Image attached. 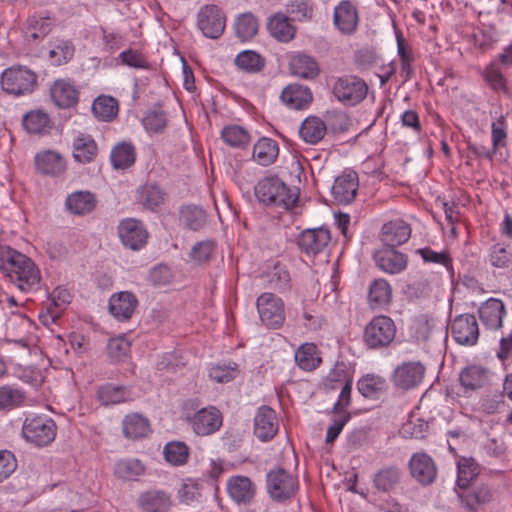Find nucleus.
Segmentation results:
<instances>
[{"mask_svg": "<svg viewBox=\"0 0 512 512\" xmlns=\"http://www.w3.org/2000/svg\"><path fill=\"white\" fill-rule=\"evenodd\" d=\"M255 195L260 202L285 210L295 207L299 198L298 191L288 187L278 177H266L259 181Z\"/></svg>", "mask_w": 512, "mask_h": 512, "instance_id": "f257e3e1", "label": "nucleus"}, {"mask_svg": "<svg viewBox=\"0 0 512 512\" xmlns=\"http://www.w3.org/2000/svg\"><path fill=\"white\" fill-rule=\"evenodd\" d=\"M1 88L14 96L31 94L37 86L36 73L26 66L15 65L1 74Z\"/></svg>", "mask_w": 512, "mask_h": 512, "instance_id": "f03ea898", "label": "nucleus"}, {"mask_svg": "<svg viewBox=\"0 0 512 512\" xmlns=\"http://www.w3.org/2000/svg\"><path fill=\"white\" fill-rule=\"evenodd\" d=\"M396 335L394 321L385 315L373 317L363 332V341L369 349H381L389 346Z\"/></svg>", "mask_w": 512, "mask_h": 512, "instance_id": "7ed1b4c3", "label": "nucleus"}, {"mask_svg": "<svg viewBox=\"0 0 512 512\" xmlns=\"http://www.w3.org/2000/svg\"><path fill=\"white\" fill-rule=\"evenodd\" d=\"M298 489V480L283 468L270 470L266 475V490L276 502L291 499Z\"/></svg>", "mask_w": 512, "mask_h": 512, "instance_id": "20e7f679", "label": "nucleus"}, {"mask_svg": "<svg viewBox=\"0 0 512 512\" xmlns=\"http://www.w3.org/2000/svg\"><path fill=\"white\" fill-rule=\"evenodd\" d=\"M55 422L47 417L33 416L27 417L22 427L24 438L37 445L46 446L50 444L56 436Z\"/></svg>", "mask_w": 512, "mask_h": 512, "instance_id": "39448f33", "label": "nucleus"}, {"mask_svg": "<svg viewBox=\"0 0 512 512\" xmlns=\"http://www.w3.org/2000/svg\"><path fill=\"white\" fill-rule=\"evenodd\" d=\"M368 86L364 80L357 76H344L338 78L333 85L334 96L346 105H356L365 99Z\"/></svg>", "mask_w": 512, "mask_h": 512, "instance_id": "423d86ee", "label": "nucleus"}, {"mask_svg": "<svg viewBox=\"0 0 512 512\" xmlns=\"http://www.w3.org/2000/svg\"><path fill=\"white\" fill-rule=\"evenodd\" d=\"M260 320L268 328L278 329L285 321L284 303L273 293H262L256 301Z\"/></svg>", "mask_w": 512, "mask_h": 512, "instance_id": "0eeeda50", "label": "nucleus"}, {"mask_svg": "<svg viewBox=\"0 0 512 512\" xmlns=\"http://www.w3.org/2000/svg\"><path fill=\"white\" fill-rule=\"evenodd\" d=\"M197 25L204 36L217 39L225 30L226 18L217 5L209 4L200 8L197 15Z\"/></svg>", "mask_w": 512, "mask_h": 512, "instance_id": "6e6552de", "label": "nucleus"}, {"mask_svg": "<svg viewBox=\"0 0 512 512\" xmlns=\"http://www.w3.org/2000/svg\"><path fill=\"white\" fill-rule=\"evenodd\" d=\"M192 430L199 436H208L217 432L223 423L220 410L214 406L202 408L192 416L187 417Z\"/></svg>", "mask_w": 512, "mask_h": 512, "instance_id": "1a4fd4ad", "label": "nucleus"}, {"mask_svg": "<svg viewBox=\"0 0 512 512\" xmlns=\"http://www.w3.org/2000/svg\"><path fill=\"white\" fill-rule=\"evenodd\" d=\"M19 268L9 276L11 282L24 292L36 290L40 284L41 274L35 263L27 256L20 257Z\"/></svg>", "mask_w": 512, "mask_h": 512, "instance_id": "9d476101", "label": "nucleus"}, {"mask_svg": "<svg viewBox=\"0 0 512 512\" xmlns=\"http://www.w3.org/2000/svg\"><path fill=\"white\" fill-rule=\"evenodd\" d=\"M451 335L460 345L473 346L479 337V327L474 315L462 314L451 324Z\"/></svg>", "mask_w": 512, "mask_h": 512, "instance_id": "9b49d317", "label": "nucleus"}, {"mask_svg": "<svg viewBox=\"0 0 512 512\" xmlns=\"http://www.w3.org/2000/svg\"><path fill=\"white\" fill-rule=\"evenodd\" d=\"M227 493L230 499L237 505H250L253 503L256 494V484L247 476H231L226 484Z\"/></svg>", "mask_w": 512, "mask_h": 512, "instance_id": "f8f14e48", "label": "nucleus"}, {"mask_svg": "<svg viewBox=\"0 0 512 512\" xmlns=\"http://www.w3.org/2000/svg\"><path fill=\"white\" fill-rule=\"evenodd\" d=\"M118 234L124 246L132 249H141L148 238L143 224L133 218L122 220L118 226Z\"/></svg>", "mask_w": 512, "mask_h": 512, "instance_id": "ddd939ff", "label": "nucleus"}, {"mask_svg": "<svg viewBox=\"0 0 512 512\" xmlns=\"http://www.w3.org/2000/svg\"><path fill=\"white\" fill-rule=\"evenodd\" d=\"M412 477L422 485L433 483L437 477V467L434 460L424 452L414 453L409 461Z\"/></svg>", "mask_w": 512, "mask_h": 512, "instance_id": "4468645a", "label": "nucleus"}, {"mask_svg": "<svg viewBox=\"0 0 512 512\" xmlns=\"http://www.w3.org/2000/svg\"><path fill=\"white\" fill-rule=\"evenodd\" d=\"M137 306V297L129 291H121L112 294L108 303L110 314L121 322L131 319Z\"/></svg>", "mask_w": 512, "mask_h": 512, "instance_id": "2eb2a0df", "label": "nucleus"}, {"mask_svg": "<svg viewBox=\"0 0 512 512\" xmlns=\"http://www.w3.org/2000/svg\"><path fill=\"white\" fill-rule=\"evenodd\" d=\"M377 267L388 274H398L407 267V255L397 251L394 247L386 246L374 254Z\"/></svg>", "mask_w": 512, "mask_h": 512, "instance_id": "dca6fc26", "label": "nucleus"}, {"mask_svg": "<svg viewBox=\"0 0 512 512\" xmlns=\"http://www.w3.org/2000/svg\"><path fill=\"white\" fill-rule=\"evenodd\" d=\"M359 180L356 172H343L338 176L332 186V195L340 204L351 203L358 191Z\"/></svg>", "mask_w": 512, "mask_h": 512, "instance_id": "f3484780", "label": "nucleus"}, {"mask_svg": "<svg viewBox=\"0 0 512 512\" xmlns=\"http://www.w3.org/2000/svg\"><path fill=\"white\" fill-rule=\"evenodd\" d=\"M330 240V232L327 229H307L299 235L298 246L307 255H317L327 247Z\"/></svg>", "mask_w": 512, "mask_h": 512, "instance_id": "a211bd4d", "label": "nucleus"}, {"mask_svg": "<svg viewBox=\"0 0 512 512\" xmlns=\"http://www.w3.org/2000/svg\"><path fill=\"white\" fill-rule=\"evenodd\" d=\"M278 432V419L276 412L268 407L261 406L254 418V434L261 441L271 440Z\"/></svg>", "mask_w": 512, "mask_h": 512, "instance_id": "6ab92c4d", "label": "nucleus"}, {"mask_svg": "<svg viewBox=\"0 0 512 512\" xmlns=\"http://www.w3.org/2000/svg\"><path fill=\"white\" fill-rule=\"evenodd\" d=\"M358 22V11L350 1H342L335 7L333 23L340 33L353 34L357 29Z\"/></svg>", "mask_w": 512, "mask_h": 512, "instance_id": "aec40b11", "label": "nucleus"}, {"mask_svg": "<svg viewBox=\"0 0 512 512\" xmlns=\"http://www.w3.org/2000/svg\"><path fill=\"white\" fill-rule=\"evenodd\" d=\"M425 367L419 362L403 363L393 374L394 384L404 390L417 386L423 379Z\"/></svg>", "mask_w": 512, "mask_h": 512, "instance_id": "412c9836", "label": "nucleus"}, {"mask_svg": "<svg viewBox=\"0 0 512 512\" xmlns=\"http://www.w3.org/2000/svg\"><path fill=\"white\" fill-rule=\"evenodd\" d=\"M479 318L487 329L497 330L502 327L505 305L500 299L490 298L478 309Z\"/></svg>", "mask_w": 512, "mask_h": 512, "instance_id": "4be33fe9", "label": "nucleus"}, {"mask_svg": "<svg viewBox=\"0 0 512 512\" xmlns=\"http://www.w3.org/2000/svg\"><path fill=\"white\" fill-rule=\"evenodd\" d=\"M50 95L60 108H70L76 105L79 99V92L74 83L66 79L54 81L50 88Z\"/></svg>", "mask_w": 512, "mask_h": 512, "instance_id": "5701e85b", "label": "nucleus"}, {"mask_svg": "<svg viewBox=\"0 0 512 512\" xmlns=\"http://www.w3.org/2000/svg\"><path fill=\"white\" fill-rule=\"evenodd\" d=\"M411 236V228L402 219L385 223L381 230V239L386 246L396 247L406 243Z\"/></svg>", "mask_w": 512, "mask_h": 512, "instance_id": "b1692460", "label": "nucleus"}, {"mask_svg": "<svg viewBox=\"0 0 512 512\" xmlns=\"http://www.w3.org/2000/svg\"><path fill=\"white\" fill-rule=\"evenodd\" d=\"M280 99L288 108L301 110L308 107L312 102L313 95L307 86L290 84L282 90Z\"/></svg>", "mask_w": 512, "mask_h": 512, "instance_id": "393cba45", "label": "nucleus"}, {"mask_svg": "<svg viewBox=\"0 0 512 512\" xmlns=\"http://www.w3.org/2000/svg\"><path fill=\"white\" fill-rule=\"evenodd\" d=\"M35 165L38 172L49 176H59L66 170L64 157L52 150L38 153L35 157Z\"/></svg>", "mask_w": 512, "mask_h": 512, "instance_id": "a878e982", "label": "nucleus"}, {"mask_svg": "<svg viewBox=\"0 0 512 512\" xmlns=\"http://www.w3.org/2000/svg\"><path fill=\"white\" fill-rule=\"evenodd\" d=\"M267 30L273 38L282 43L290 42L296 34V27L285 14L280 12L268 18Z\"/></svg>", "mask_w": 512, "mask_h": 512, "instance_id": "bb28decb", "label": "nucleus"}, {"mask_svg": "<svg viewBox=\"0 0 512 512\" xmlns=\"http://www.w3.org/2000/svg\"><path fill=\"white\" fill-rule=\"evenodd\" d=\"M72 296L67 289L57 287L51 293V303L47 306L46 313H40L39 318L43 324L54 323L61 312L71 302Z\"/></svg>", "mask_w": 512, "mask_h": 512, "instance_id": "cd10ccee", "label": "nucleus"}, {"mask_svg": "<svg viewBox=\"0 0 512 512\" xmlns=\"http://www.w3.org/2000/svg\"><path fill=\"white\" fill-rule=\"evenodd\" d=\"M97 204L95 195L90 191H75L68 195L65 206L74 215L91 213Z\"/></svg>", "mask_w": 512, "mask_h": 512, "instance_id": "c85d7f7f", "label": "nucleus"}, {"mask_svg": "<svg viewBox=\"0 0 512 512\" xmlns=\"http://www.w3.org/2000/svg\"><path fill=\"white\" fill-rule=\"evenodd\" d=\"M97 144L89 134L78 133L73 141V157L77 162L90 163L97 156Z\"/></svg>", "mask_w": 512, "mask_h": 512, "instance_id": "c756f323", "label": "nucleus"}, {"mask_svg": "<svg viewBox=\"0 0 512 512\" xmlns=\"http://www.w3.org/2000/svg\"><path fill=\"white\" fill-rule=\"evenodd\" d=\"M122 430L124 436L132 440L146 437L151 432L148 419L138 413H132L124 417Z\"/></svg>", "mask_w": 512, "mask_h": 512, "instance_id": "7c9ffc66", "label": "nucleus"}, {"mask_svg": "<svg viewBox=\"0 0 512 512\" xmlns=\"http://www.w3.org/2000/svg\"><path fill=\"white\" fill-rule=\"evenodd\" d=\"M402 471L397 466H387L378 470L373 477V487L379 491L388 493L401 481Z\"/></svg>", "mask_w": 512, "mask_h": 512, "instance_id": "2f4dec72", "label": "nucleus"}, {"mask_svg": "<svg viewBox=\"0 0 512 512\" xmlns=\"http://www.w3.org/2000/svg\"><path fill=\"white\" fill-rule=\"evenodd\" d=\"M290 71L293 75L304 79H313L319 74V67L316 60L306 54L293 55L289 62Z\"/></svg>", "mask_w": 512, "mask_h": 512, "instance_id": "473e14b6", "label": "nucleus"}, {"mask_svg": "<svg viewBox=\"0 0 512 512\" xmlns=\"http://www.w3.org/2000/svg\"><path fill=\"white\" fill-rule=\"evenodd\" d=\"M326 132V124L316 116L307 117L299 129V135L302 140L311 145L319 143L326 135Z\"/></svg>", "mask_w": 512, "mask_h": 512, "instance_id": "72a5a7b5", "label": "nucleus"}, {"mask_svg": "<svg viewBox=\"0 0 512 512\" xmlns=\"http://www.w3.org/2000/svg\"><path fill=\"white\" fill-rule=\"evenodd\" d=\"M278 155V143L271 138L263 137L253 147V159L262 166L273 164Z\"/></svg>", "mask_w": 512, "mask_h": 512, "instance_id": "f704fd0d", "label": "nucleus"}, {"mask_svg": "<svg viewBox=\"0 0 512 512\" xmlns=\"http://www.w3.org/2000/svg\"><path fill=\"white\" fill-rule=\"evenodd\" d=\"M391 299L392 288L385 279H375L370 284L368 291V302L371 308H383L391 302Z\"/></svg>", "mask_w": 512, "mask_h": 512, "instance_id": "c9c22d12", "label": "nucleus"}, {"mask_svg": "<svg viewBox=\"0 0 512 512\" xmlns=\"http://www.w3.org/2000/svg\"><path fill=\"white\" fill-rule=\"evenodd\" d=\"M295 362L300 369L312 371L322 362L317 346L314 343H304L295 351Z\"/></svg>", "mask_w": 512, "mask_h": 512, "instance_id": "e433bc0d", "label": "nucleus"}, {"mask_svg": "<svg viewBox=\"0 0 512 512\" xmlns=\"http://www.w3.org/2000/svg\"><path fill=\"white\" fill-rule=\"evenodd\" d=\"M165 461L174 467L187 464L190 456V448L183 441H170L162 450Z\"/></svg>", "mask_w": 512, "mask_h": 512, "instance_id": "4c0bfd02", "label": "nucleus"}, {"mask_svg": "<svg viewBox=\"0 0 512 512\" xmlns=\"http://www.w3.org/2000/svg\"><path fill=\"white\" fill-rule=\"evenodd\" d=\"M144 472V464L135 458L120 459L114 466V475L122 480H137V478L143 475Z\"/></svg>", "mask_w": 512, "mask_h": 512, "instance_id": "58836bf2", "label": "nucleus"}, {"mask_svg": "<svg viewBox=\"0 0 512 512\" xmlns=\"http://www.w3.org/2000/svg\"><path fill=\"white\" fill-rule=\"evenodd\" d=\"M118 110V102L111 96H99L92 104L94 116L101 121H112L117 116Z\"/></svg>", "mask_w": 512, "mask_h": 512, "instance_id": "ea45409f", "label": "nucleus"}, {"mask_svg": "<svg viewBox=\"0 0 512 512\" xmlns=\"http://www.w3.org/2000/svg\"><path fill=\"white\" fill-rule=\"evenodd\" d=\"M357 388L364 397L374 399L386 390L387 383L381 376L367 374L358 380Z\"/></svg>", "mask_w": 512, "mask_h": 512, "instance_id": "a19ab883", "label": "nucleus"}, {"mask_svg": "<svg viewBox=\"0 0 512 512\" xmlns=\"http://www.w3.org/2000/svg\"><path fill=\"white\" fill-rule=\"evenodd\" d=\"M235 65L246 73H258L265 67V58L253 50H244L235 57Z\"/></svg>", "mask_w": 512, "mask_h": 512, "instance_id": "79ce46f5", "label": "nucleus"}, {"mask_svg": "<svg viewBox=\"0 0 512 512\" xmlns=\"http://www.w3.org/2000/svg\"><path fill=\"white\" fill-rule=\"evenodd\" d=\"M457 485L465 489L478 476L480 469L472 457H461L457 462Z\"/></svg>", "mask_w": 512, "mask_h": 512, "instance_id": "37998d69", "label": "nucleus"}, {"mask_svg": "<svg viewBox=\"0 0 512 512\" xmlns=\"http://www.w3.org/2000/svg\"><path fill=\"white\" fill-rule=\"evenodd\" d=\"M135 159V148L130 143H120L111 152V163L116 169H126L132 166Z\"/></svg>", "mask_w": 512, "mask_h": 512, "instance_id": "c03bdc74", "label": "nucleus"}, {"mask_svg": "<svg viewBox=\"0 0 512 512\" xmlns=\"http://www.w3.org/2000/svg\"><path fill=\"white\" fill-rule=\"evenodd\" d=\"M486 381V370L480 366H468L460 373V382L465 389L476 390L483 387Z\"/></svg>", "mask_w": 512, "mask_h": 512, "instance_id": "a18cd8bd", "label": "nucleus"}, {"mask_svg": "<svg viewBox=\"0 0 512 512\" xmlns=\"http://www.w3.org/2000/svg\"><path fill=\"white\" fill-rule=\"evenodd\" d=\"M258 29V20L250 12L241 14L235 22L236 36L242 41L252 39L257 34Z\"/></svg>", "mask_w": 512, "mask_h": 512, "instance_id": "49530a36", "label": "nucleus"}, {"mask_svg": "<svg viewBox=\"0 0 512 512\" xmlns=\"http://www.w3.org/2000/svg\"><path fill=\"white\" fill-rule=\"evenodd\" d=\"M221 138L233 148H243L250 142L249 132L239 125L225 126L221 131Z\"/></svg>", "mask_w": 512, "mask_h": 512, "instance_id": "de8ad7c7", "label": "nucleus"}, {"mask_svg": "<svg viewBox=\"0 0 512 512\" xmlns=\"http://www.w3.org/2000/svg\"><path fill=\"white\" fill-rule=\"evenodd\" d=\"M26 399L25 392L13 385L0 387V409L11 410L21 406Z\"/></svg>", "mask_w": 512, "mask_h": 512, "instance_id": "09e8293b", "label": "nucleus"}, {"mask_svg": "<svg viewBox=\"0 0 512 512\" xmlns=\"http://www.w3.org/2000/svg\"><path fill=\"white\" fill-rule=\"evenodd\" d=\"M138 201L143 208L157 211L160 204V187L157 182H148L138 190Z\"/></svg>", "mask_w": 512, "mask_h": 512, "instance_id": "8fccbe9b", "label": "nucleus"}, {"mask_svg": "<svg viewBox=\"0 0 512 512\" xmlns=\"http://www.w3.org/2000/svg\"><path fill=\"white\" fill-rule=\"evenodd\" d=\"M206 218V212L195 205H187L180 210V221L192 230L205 226Z\"/></svg>", "mask_w": 512, "mask_h": 512, "instance_id": "3c124183", "label": "nucleus"}, {"mask_svg": "<svg viewBox=\"0 0 512 512\" xmlns=\"http://www.w3.org/2000/svg\"><path fill=\"white\" fill-rule=\"evenodd\" d=\"M488 259L494 268L510 269L512 268V249L500 243L494 244L490 248Z\"/></svg>", "mask_w": 512, "mask_h": 512, "instance_id": "603ef678", "label": "nucleus"}, {"mask_svg": "<svg viewBox=\"0 0 512 512\" xmlns=\"http://www.w3.org/2000/svg\"><path fill=\"white\" fill-rule=\"evenodd\" d=\"M269 278V284L271 288L279 291H284L290 287V273L286 266L280 262H277L267 272Z\"/></svg>", "mask_w": 512, "mask_h": 512, "instance_id": "864d4df0", "label": "nucleus"}, {"mask_svg": "<svg viewBox=\"0 0 512 512\" xmlns=\"http://www.w3.org/2000/svg\"><path fill=\"white\" fill-rule=\"evenodd\" d=\"M25 256L23 253L5 245L0 251V270L9 277L16 268H19L18 261L21 262L20 257Z\"/></svg>", "mask_w": 512, "mask_h": 512, "instance_id": "5fc2aeb1", "label": "nucleus"}, {"mask_svg": "<svg viewBox=\"0 0 512 512\" xmlns=\"http://www.w3.org/2000/svg\"><path fill=\"white\" fill-rule=\"evenodd\" d=\"M286 11L292 16V20L307 21L313 16V5L309 0H290Z\"/></svg>", "mask_w": 512, "mask_h": 512, "instance_id": "6e6d98bb", "label": "nucleus"}, {"mask_svg": "<svg viewBox=\"0 0 512 512\" xmlns=\"http://www.w3.org/2000/svg\"><path fill=\"white\" fill-rule=\"evenodd\" d=\"M52 25L50 17L33 15L28 20V32L33 39H42L50 33Z\"/></svg>", "mask_w": 512, "mask_h": 512, "instance_id": "4d7b16f0", "label": "nucleus"}, {"mask_svg": "<svg viewBox=\"0 0 512 512\" xmlns=\"http://www.w3.org/2000/svg\"><path fill=\"white\" fill-rule=\"evenodd\" d=\"M491 138H492V152H487L485 155L487 158L491 159L496 151L504 147L506 144L507 132H506V122L503 116H500L495 122L491 125Z\"/></svg>", "mask_w": 512, "mask_h": 512, "instance_id": "13d9d810", "label": "nucleus"}, {"mask_svg": "<svg viewBox=\"0 0 512 512\" xmlns=\"http://www.w3.org/2000/svg\"><path fill=\"white\" fill-rule=\"evenodd\" d=\"M108 355L114 362H122L128 358L131 344L125 336L112 338L107 346Z\"/></svg>", "mask_w": 512, "mask_h": 512, "instance_id": "bf43d9fd", "label": "nucleus"}, {"mask_svg": "<svg viewBox=\"0 0 512 512\" xmlns=\"http://www.w3.org/2000/svg\"><path fill=\"white\" fill-rule=\"evenodd\" d=\"M49 118L41 111H31L23 118L24 128L32 134H39L48 127Z\"/></svg>", "mask_w": 512, "mask_h": 512, "instance_id": "052dcab7", "label": "nucleus"}, {"mask_svg": "<svg viewBox=\"0 0 512 512\" xmlns=\"http://www.w3.org/2000/svg\"><path fill=\"white\" fill-rule=\"evenodd\" d=\"M397 48L401 61V75L404 77V80L407 81L411 78L413 73L412 63L414 56L412 50L405 45L401 35H397Z\"/></svg>", "mask_w": 512, "mask_h": 512, "instance_id": "680f3d73", "label": "nucleus"}, {"mask_svg": "<svg viewBox=\"0 0 512 512\" xmlns=\"http://www.w3.org/2000/svg\"><path fill=\"white\" fill-rule=\"evenodd\" d=\"M98 398L104 405L118 404L126 399V391L123 387L105 385L98 390Z\"/></svg>", "mask_w": 512, "mask_h": 512, "instance_id": "e2e57ef3", "label": "nucleus"}, {"mask_svg": "<svg viewBox=\"0 0 512 512\" xmlns=\"http://www.w3.org/2000/svg\"><path fill=\"white\" fill-rule=\"evenodd\" d=\"M74 54V47L69 41H60L49 51V59L54 65L68 62Z\"/></svg>", "mask_w": 512, "mask_h": 512, "instance_id": "0e129e2a", "label": "nucleus"}, {"mask_svg": "<svg viewBox=\"0 0 512 512\" xmlns=\"http://www.w3.org/2000/svg\"><path fill=\"white\" fill-rule=\"evenodd\" d=\"M17 468L15 455L9 450H0V483L8 479Z\"/></svg>", "mask_w": 512, "mask_h": 512, "instance_id": "69168bd1", "label": "nucleus"}, {"mask_svg": "<svg viewBox=\"0 0 512 512\" xmlns=\"http://www.w3.org/2000/svg\"><path fill=\"white\" fill-rule=\"evenodd\" d=\"M214 252V245L211 241H201L195 244L190 251V258L201 264L207 262Z\"/></svg>", "mask_w": 512, "mask_h": 512, "instance_id": "338daca9", "label": "nucleus"}, {"mask_svg": "<svg viewBox=\"0 0 512 512\" xmlns=\"http://www.w3.org/2000/svg\"><path fill=\"white\" fill-rule=\"evenodd\" d=\"M177 496L179 501L186 505L198 502L202 497L198 484L193 482L183 483L178 490Z\"/></svg>", "mask_w": 512, "mask_h": 512, "instance_id": "774afa93", "label": "nucleus"}]
</instances>
